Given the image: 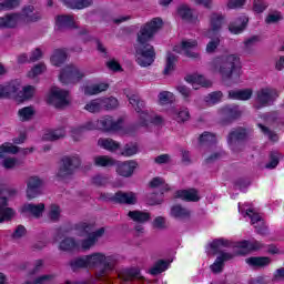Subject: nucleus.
Wrapping results in <instances>:
<instances>
[{
	"mask_svg": "<svg viewBox=\"0 0 284 284\" xmlns=\"http://www.w3.org/2000/svg\"><path fill=\"white\" fill-rule=\"evenodd\" d=\"M163 28V20L161 18H153L151 21L144 23L138 34L135 43V61L141 68H149L156 59L154 47L150 41L154 39V34Z\"/></svg>",
	"mask_w": 284,
	"mask_h": 284,
	"instance_id": "nucleus-1",
	"label": "nucleus"
},
{
	"mask_svg": "<svg viewBox=\"0 0 284 284\" xmlns=\"http://www.w3.org/2000/svg\"><path fill=\"white\" fill-rule=\"evenodd\" d=\"M241 65V58L236 54H223L214 58L209 63V69L213 74H219L224 83H230Z\"/></svg>",
	"mask_w": 284,
	"mask_h": 284,
	"instance_id": "nucleus-2",
	"label": "nucleus"
},
{
	"mask_svg": "<svg viewBox=\"0 0 284 284\" xmlns=\"http://www.w3.org/2000/svg\"><path fill=\"white\" fill-rule=\"evenodd\" d=\"M87 261L89 270H97V267H102L97 271V276H108L112 270H114L119 258L116 255H105L102 252H95L87 255Z\"/></svg>",
	"mask_w": 284,
	"mask_h": 284,
	"instance_id": "nucleus-3",
	"label": "nucleus"
},
{
	"mask_svg": "<svg viewBox=\"0 0 284 284\" xmlns=\"http://www.w3.org/2000/svg\"><path fill=\"white\" fill-rule=\"evenodd\" d=\"M75 230L78 232V236H87V239L81 240L79 243V250L82 252H89V250H92L97 243H99V239L105 234V229L101 227L94 232V225L87 223V222H81L75 225Z\"/></svg>",
	"mask_w": 284,
	"mask_h": 284,
	"instance_id": "nucleus-4",
	"label": "nucleus"
},
{
	"mask_svg": "<svg viewBox=\"0 0 284 284\" xmlns=\"http://www.w3.org/2000/svg\"><path fill=\"white\" fill-rule=\"evenodd\" d=\"M21 17L27 23H34L41 19V14L39 12H34V7L28 6L22 9V14L9 13L0 18V30L14 28L18 26L19 21H21Z\"/></svg>",
	"mask_w": 284,
	"mask_h": 284,
	"instance_id": "nucleus-5",
	"label": "nucleus"
},
{
	"mask_svg": "<svg viewBox=\"0 0 284 284\" xmlns=\"http://www.w3.org/2000/svg\"><path fill=\"white\" fill-rule=\"evenodd\" d=\"M211 250H214V252H219V250H223L224 247H237L239 250H244V252H239V254H245L247 252H258V250H263L265 247V244L254 241H242L234 244V242H231L230 240H225L223 237L213 240L210 244Z\"/></svg>",
	"mask_w": 284,
	"mask_h": 284,
	"instance_id": "nucleus-6",
	"label": "nucleus"
},
{
	"mask_svg": "<svg viewBox=\"0 0 284 284\" xmlns=\"http://www.w3.org/2000/svg\"><path fill=\"white\" fill-rule=\"evenodd\" d=\"M129 103L132 105V108H134L135 112H138V125L141 128H148L150 123H155V125L163 123V118L159 115L152 118V115L148 113V110H145V102L141 99L140 95L132 94L129 97Z\"/></svg>",
	"mask_w": 284,
	"mask_h": 284,
	"instance_id": "nucleus-7",
	"label": "nucleus"
},
{
	"mask_svg": "<svg viewBox=\"0 0 284 284\" xmlns=\"http://www.w3.org/2000/svg\"><path fill=\"white\" fill-rule=\"evenodd\" d=\"M81 165V159L78 155L63 156L57 173L58 179H70Z\"/></svg>",
	"mask_w": 284,
	"mask_h": 284,
	"instance_id": "nucleus-8",
	"label": "nucleus"
},
{
	"mask_svg": "<svg viewBox=\"0 0 284 284\" xmlns=\"http://www.w3.org/2000/svg\"><path fill=\"white\" fill-rule=\"evenodd\" d=\"M19 191L14 187H7L0 192V223L3 221H10L14 216V211L8 207V197L6 196H17Z\"/></svg>",
	"mask_w": 284,
	"mask_h": 284,
	"instance_id": "nucleus-9",
	"label": "nucleus"
},
{
	"mask_svg": "<svg viewBox=\"0 0 284 284\" xmlns=\"http://www.w3.org/2000/svg\"><path fill=\"white\" fill-rule=\"evenodd\" d=\"M48 103L58 109L68 108L70 105V92L59 87H53L49 92Z\"/></svg>",
	"mask_w": 284,
	"mask_h": 284,
	"instance_id": "nucleus-10",
	"label": "nucleus"
},
{
	"mask_svg": "<svg viewBox=\"0 0 284 284\" xmlns=\"http://www.w3.org/2000/svg\"><path fill=\"white\" fill-rule=\"evenodd\" d=\"M276 99H278V91L273 88H263L256 92L255 98V110H261V108H267V105H272Z\"/></svg>",
	"mask_w": 284,
	"mask_h": 284,
	"instance_id": "nucleus-11",
	"label": "nucleus"
},
{
	"mask_svg": "<svg viewBox=\"0 0 284 284\" xmlns=\"http://www.w3.org/2000/svg\"><path fill=\"white\" fill-rule=\"evenodd\" d=\"M84 77L85 73L83 70L79 69V67L74 64H68L60 72V81L64 85L70 83H79Z\"/></svg>",
	"mask_w": 284,
	"mask_h": 284,
	"instance_id": "nucleus-12",
	"label": "nucleus"
},
{
	"mask_svg": "<svg viewBox=\"0 0 284 284\" xmlns=\"http://www.w3.org/2000/svg\"><path fill=\"white\" fill-rule=\"evenodd\" d=\"M100 199L102 201H111L112 203H124L126 205H135L136 194L129 192L119 191L115 194L112 193H101Z\"/></svg>",
	"mask_w": 284,
	"mask_h": 284,
	"instance_id": "nucleus-13",
	"label": "nucleus"
},
{
	"mask_svg": "<svg viewBox=\"0 0 284 284\" xmlns=\"http://www.w3.org/2000/svg\"><path fill=\"white\" fill-rule=\"evenodd\" d=\"M27 183V199L32 200L37 199V196H41L43 194V185H45V182L43 179L32 175L29 176L26 181Z\"/></svg>",
	"mask_w": 284,
	"mask_h": 284,
	"instance_id": "nucleus-14",
	"label": "nucleus"
},
{
	"mask_svg": "<svg viewBox=\"0 0 284 284\" xmlns=\"http://www.w3.org/2000/svg\"><path fill=\"white\" fill-rule=\"evenodd\" d=\"M245 139H247V131L243 128H236L229 133L227 143L233 152H241Z\"/></svg>",
	"mask_w": 284,
	"mask_h": 284,
	"instance_id": "nucleus-15",
	"label": "nucleus"
},
{
	"mask_svg": "<svg viewBox=\"0 0 284 284\" xmlns=\"http://www.w3.org/2000/svg\"><path fill=\"white\" fill-rule=\"evenodd\" d=\"M196 45H199L196 40H184L182 41L181 47H174L173 51L178 52L179 54H184L194 61H201V53L192 51L193 48H196Z\"/></svg>",
	"mask_w": 284,
	"mask_h": 284,
	"instance_id": "nucleus-16",
	"label": "nucleus"
},
{
	"mask_svg": "<svg viewBox=\"0 0 284 284\" xmlns=\"http://www.w3.org/2000/svg\"><path fill=\"white\" fill-rule=\"evenodd\" d=\"M122 123L121 119L114 121L112 116L105 115L98 120V128L102 132H116V130H121Z\"/></svg>",
	"mask_w": 284,
	"mask_h": 284,
	"instance_id": "nucleus-17",
	"label": "nucleus"
},
{
	"mask_svg": "<svg viewBox=\"0 0 284 284\" xmlns=\"http://www.w3.org/2000/svg\"><path fill=\"white\" fill-rule=\"evenodd\" d=\"M223 248H220L219 252L214 251V254H219L220 255L216 257L215 262L211 265V272H213V274H221V272H223V267H225V263H227V261H232V258H234V254L233 253H227V252H221Z\"/></svg>",
	"mask_w": 284,
	"mask_h": 284,
	"instance_id": "nucleus-18",
	"label": "nucleus"
},
{
	"mask_svg": "<svg viewBox=\"0 0 284 284\" xmlns=\"http://www.w3.org/2000/svg\"><path fill=\"white\" fill-rule=\"evenodd\" d=\"M220 114L225 123H232V121L241 119L243 111L236 104H229L220 110Z\"/></svg>",
	"mask_w": 284,
	"mask_h": 284,
	"instance_id": "nucleus-19",
	"label": "nucleus"
},
{
	"mask_svg": "<svg viewBox=\"0 0 284 284\" xmlns=\"http://www.w3.org/2000/svg\"><path fill=\"white\" fill-rule=\"evenodd\" d=\"M225 21V16L221 13H212L210 16V30L206 32L207 39H212V37H215L216 32L221 31V28H223V23Z\"/></svg>",
	"mask_w": 284,
	"mask_h": 284,
	"instance_id": "nucleus-20",
	"label": "nucleus"
},
{
	"mask_svg": "<svg viewBox=\"0 0 284 284\" xmlns=\"http://www.w3.org/2000/svg\"><path fill=\"white\" fill-rule=\"evenodd\" d=\"M139 164L134 160L125 161L124 163H121L120 165H118L116 173L120 176H124L125 179H129V176H132L134 174V170H136Z\"/></svg>",
	"mask_w": 284,
	"mask_h": 284,
	"instance_id": "nucleus-21",
	"label": "nucleus"
},
{
	"mask_svg": "<svg viewBox=\"0 0 284 284\" xmlns=\"http://www.w3.org/2000/svg\"><path fill=\"white\" fill-rule=\"evenodd\" d=\"M120 278L123 283H131L132 281H143V275L139 268H128L120 273Z\"/></svg>",
	"mask_w": 284,
	"mask_h": 284,
	"instance_id": "nucleus-22",
	"label": "nucleus"
},
{
	"mask_svg": "<svg viewBox=\"0 0 284 284\" xmlns=\"http://www.w3.org/2000/svg\"><path fill=\"white\" fill-rule=\"evenodd\" d=\"M21 91V82L19 80H13L6 85H2V92L4 94V99L10 97H19Z\"/></svg>",
	"mask_w": 284,
	"mask_h": 284,
	"instance_id": "nucleus-23",
	"label": "nucleus"
},
{
	"mask_svg": "<svg viewBox=\"0 0 284 284\" xmlns=\"http://www.w3.org/2000/svg\"><path fill=\"white\" fill-rule=\"evenodd\" d=\"M178 14L183 19V21H189V23H195L196 17L194 16V10L187 4H181L178 8Z\"/></svg>",
	"mask_w": 284,
	"mask_h": 284,
	"instance_id": "nucleus-24",
	"label": "nucleus"
},
{
	"mask_svg": "<svg viewBox=\"0 0 284 284\" xmlns=\"http://www.w3.org/2000/svg\"><path fill=\"white\" fill-rule=\"evenodd\" d=\"M99 148L106 150L108 152H116L121 148V143L114 141L111 138H100L98 140Z\"/></svg>",
	"mask_w": 284,
	"mask_h": 284,
	"instance_id": "nucleus-25",
	"label": "nucleus"
},
{
	"mask_svg": "<svg viewBox=\"0 0 284 284\" xmlns=\"http://www.w3.org/2000/svg\"><path fill=\"white\" fill-rule=\"evenodd\" d=\"M79 242L74 237H64L60 243H59V250L61 252H74L79 251Z\"/></svg>",
	"mask_w": 284,
	"mask_h": 284,
	"instance_id": "nucleus-26",
	"label": "nucleus"
},
{
	"mask_svg": "<svg viewBox=\"0 0 284 284\" xmlns=\"http://www.w3.org/2000/svg\"><path fill=\"white\" fill-rule=\"evenodd\" d=\"M128 216L129 219H131V221H134V223H138V224H145L152 219L150 213L139 211V210L130 211L128 213Z\"/></svg>",
	"mask_w": 284,
	"mask_h": 284,
	"instance_id": "nucleus-27",
	"label": "nucleus"
},
{
	"mask_svg": "<svg viewBox=\"0 0 284 284\" xmlns=\"http://www.w3.org/2000/svg\"><path fill=\"white\" fill-rule=\"evenodd\" d=\"M109 88L110 84L103 82L88 85L84 88V94L85 97H94L95 94H101V92L108 91Z\"/></svg>",
	"mask_w": 284,
	"mask_h": 284,
	"instance_id": "nucleus-28",
	"label": "nucleus"
},
{
	"mask_svg": "<svg viewBox=\"0 0 284 284\" xmlns=\"http://www.w3.org/2000/svg\"><path fill=\"white\" fill-rule=\"evenodd\" d=\"M170 116L178 123H185V121H190V111L187 109H171Z\"/></svg>",
	"mask_w": 284,
	"mask_h": 284,
	"instance_id": "nucleus-29",
	"label": "nucleus"
},
{
	"mask_svg": "<svg viewBox=\"0 0 284 284\" xmlns=\"http://www.w3.org/2000/svg\"><path fill=\"white\" fill-rule=\"evenodd\" d=\"M176 199H182L183 201L196 202L200 201L199 191L195 189L182 190L176 192Z\"/></svg>",
	"mask_w": 284,
	"mask_h": 284,
	"instance_id": "nucleus-30",
	"label": "nucleus"
},
{
	"mask_svg": "<svg viewBox=\"0 0 284 284\" xmlns=\"http://www.w3.org/2000/svg\"><path fill=\"white\" fill-rule=\"evenodd\" d=\"M229 99H234L236 101H250V99H252V90H231L229 91Z\"/></svg>",
	"mask_w": 284,
	"mask_h": 284,
	"instance_id": "nucleus-31",
	"label": "nucleus"
},
{
	"mask_svg": "<svg viewBox=\"0 0 284 284\" xmlns=\"http://www.w3.org/2000/svg\"><path fill=\"white\" fill-rule=\"evenodd\" d=\"M67 59H68V51H65V49H58L51 55V63L52 65L60 68V65H63V63H65Z\"/></svg>",
	"mask_w": 284,
	"mask_h": 284,
	"instance_id": "nucleus-32",
	"label": "nucleus"
},
{
	"mask_svg": "<svg viewBox=\"0 0 284 284\" xmlns=\"http://www.w3.org/2000/svg\"><path fill=\"white\" fill-rule=\"evenodd\" d=\"M64 6L67 8H71L72 10H83V8H90L92 6V0H63Z\"/></svg>",
	"mask_w": 284,
	"mask_h": 284,
	"instance_id": "nucleus-33",
	"label": "nucleus"
},
{
	"mask_svg": "<svg viewBox=\"0 0 284 284\" xmlns=\"http://www.w3.org/2000/svg\"><path fill=\"white\" fill-rule=\"evenodd\" d=\"M245 26H247V17L242 16L229 26V30L233 34H241L245 30Z\"/></svg>",
	"mask_w": 284,
	"mask_h": 284,
	"instance_id": "nucleus-34",
	"label": "nucleus"
},
{
	"mask_svg": "<svg viewBox=\"0 0 284 284\" xmlns=\"http://www.w3.org/2000/svg\"><path fill=\"white\" fill-rule=\"evenodd\" d=\"M45 210V204H26L23 206L24 212H29V214H32L36 219H39L42 216L43 212Z\"/></svg>",
	"mask_w": 284,
	"mask_h": 284,
	"instance_id": "nucleus-35",
	"label": "nucleus"
},
{
	"mask_svg": "<svg viewBox=\"0 0 284 284\" xmlns=\"http://www.w3.org/2000/svg\"><path fill=\"white\" fill-rule=\"evenodd\" d=\"M246 263L252 267H267L272 263V258L267 256L248 257L246 258Z\"/></svg>",
	"mask_w": 284,
	"mask_h": 284,
	"instance_id": "nucleus-36",
	"label": "nucleus"
},
{
	"mask_svg": "<svg viewBox=\"0 0 284 284\" xmlns=\"http://www.w3.org/2000/svg\"><path fill=\"white\" fill-rule=\"evenodd\" d=\"M58 30H63L65 28H78L74 23V18L72 16H59L57 18Z\"/></svg>",
	"mask_w": 284,
	"mask_h": 284,
	"instance_id": "nucleus-37",
	"label": "nucleus"
},
{
	"mask_svg": "<svg viewBox=\"0 0 284 284\" xmlns=\"http://www.w3.org/2000/svg\"><path fill=\"white\" fill-rule=\"evenodd\" d=\"M65 136V129L61 128L58 130L49 131L43 134V141H59Z\"/></svg>",
	"mask_w": 284,
	"mask_h": 284,
	"instance_id": "nucleus-38",
	"label": "nucleus"
},
{
	"mask_svg": "<svg viewBox=\"0 0 284 284\" xmlns=\"http://www.w3.org/2000/svg\"><path fill=\"white\" fill-rule=\"evenodd\" d=\"M171 216L173 219H190V211L181 205H174L171 207Z\"/></svg>",
	"mask_w": 284,
	"mask_h": 284,
	"instance_id": "nucleus-39",
	"label": "nucleus"
},
{
	"mask_svg": "<svg viewBox=\"0 0 284 284\" xmlns=\"http://www.w3.org/2000/svg\"><path fill=\"white\" fill-rule=\"evenodd\" d=\"M84 110L90 112L91 114H95L97 112H101L103 110V104L101 102V98L91 100L84 105Z\"/></svg>",
	"mask_w": 284,
	"mask_h": 284,
	"instance_id": "nucleus-40",
	"label": "nucleus"
},
{
	"mask_svg": "<svg viewBox=\"0 0 284 284\" xmlns=\"http://www.w3.org/2000/svg\"><path fill=\"white\" fill-rule=\"evenodd\" d=\"M70 266L73 270V272H77V270H83L90 267L88 265V255L77 257L70 262Z\"/></svg>",
	"mask_w": 284,
	"mask_h": 284,
	"instance_id": "nucleus-41",
	"label": "nucleus"
},
{
	"mask_svg": "<svg viewBox=\"0 0 284 284\" xmlns=\"http://www.w3.org/2000/svg\"><path fill=\"white\" fill-rule=\"evenodd\" d=\"M94 165L98 168H112L114 165V159L108 155H99L94 158Z\"/></svg>",
	"mask_w": 284,
	"mask_h": 284,
	"instance_id": "nucleus-42",
	"label": "nucleus"
},
{
	"mask_svg": "<svg viewBox=\"0 0 284 284\" xmlns=\"http://www.w3.org/2000/svg\"><path fill=\"white\" fill-rule=\"evenodd\" d=\"M17 152H19V146H14L10 142L0 145V159H6V154H17Z\"/></svg>",
	"mask_w": 284,
	"mask_h": 284,
	"instance_id": "nucleus-43",
	"label": "nucleus"
},
{
	"mask_svg": "<svg viewBox=\"0 0 284 284\" xmlns=\"http://www.w3.org/2000/svg\"><path fill=\"white\" fill-rule=\"evenodd\" d=\"M102 110H116L119 108V100L116 98H100Z\"/></svg>",
	"mask_w": 284,
	"mask_h": 284,
	"instance_id": "nucleus-44",
	"label": "nucleus"
},
{
	"mask_svg": "<svg viewBox=\"0 0 284 284\" xmlns=\"http://www.w3.org/2000/svg\"><path fill=\"white\" fill-rule=\"evenodd\" d=\"M18 116L20 121H31L34 116V108L32 106H24L18 111Z\"/></svg>",
	"mask_w": 284,
	"mask_h": 284,
	"instance_id": "nucleus-45",
	"label": "nucleus"
},
{
	"mask_svg": "<svg viewBox=\"0 0 284 284\" xmlns=\"http://www.w3.org/2000/svg\"><path fill=\"white\" fill-rule=\"evenodd\" d=\"M176 61H178V58L176 55H174V53L169 52L166 54V65L164 68V74H170L171 72H174Z\"/></svg>",
	"mask_w": 284,
	"mask_h": 284,
	"instance_id": "nucleus-46",
	"label": "nucleus"
},
{
	"mask_svg": "<svg viewBox=\"0 0 284 284\" xmlns=\"http://www.w3.org/2000/svg\"><path fill=\"white\" fill-rule=\"evenodd\" d=\"M199 141L201 145H212L213 143H216V135L205 131L200 135Z\"/></svg>",
	"mask_w": 284,
	"mask_h": 284,
	"instance_id": "nucleus-47",
	"label": "nucleus"
},
{
	"mask_svg": "<svg viewBox=\"0 0 284 284\" xmlns=\"http://www.w3.org/2000/svg\"><path fill=\"white\" fill-rule=\"evenodd\" d=\"M168 262L160 260L155 263V265L150 270V274L152 276H156L159 274H162V272H165L168 270Z\"/></svg>",
	"mask_w": 284,
	"mask_h": 284,
	"instance_id": "nucleus-48",
	"label": "nucleus"
},
{
	"mask_svg": "<svg viewBox=\"0 0 284 284\" xmlns=\"http://www.w3.org/2000/svg\"><path fill=\"white\" fill-rule=\"evenodd\" d=\"M219 45H221V38H219V34H215L211 38V41L206 44L207 54H214Z\"/></svg>",
	"mask_w": 284,
	"mask_h": 284,
	"instance_id": "nucleus-49",
	"label": "nucleus"
},
{
	"mask_svg": "<svg viewBox=\"0 0 284 284\" xmlns=\"http://www.w3.org/2000/svg\"><path fill=\"white\" fill-rule=\"evenodd\" d=\"M221 99H223V92L214 91L205 98V101L209 105H216V103H220Z\"/></svg>",
	"mask_w": 284,
	"mask_h": 284,
	"instance_id": "nucleus-50",
	"label": "nucleus"
},
{
	"mask_svg": "<svg viewBox=\"0 0 284 284\" xmlns=\"http://www.w3.org/2000/svg\"><path fill=\"white\" fill-rule=\"evenodd\" d=\"M244 216H248L251 219L252 225H263V217L257 213H254V210L252 209L246 210Z\"/></svg>",
	"mask_w": 284,
	"mask_h": 284,
	"instance_id": "nucleus-51",
	"label": "nucleus"
},
{
	"mask_svg": "<svg viewBox=\"0 0 284 284\" xmlns=\"http://www.w3.org/2000/svg\"><path fill=\"white\" fill-rule=\"evenodd\" d=\"M185 81H187V83H201L202 84V88H210L212 87V82L205 80V78L203 77H193V75H187L185 78Z\"/></svg>",
	"mask_w": 284,
	"mask_h": 284,
	"instance_id": "nucleus-52",
	"label": "nucleus"
},
{
	"mask_svg": "<svg viewBox=\"0 0 284 284\" xmlns=\"http://www.w3.org/2000/svg\"><path fill=\"white\" fill-rule=\"evenodd\" d=\"M258 41H261V38L258 36H252L251 38L246 39L244 41L245 52H248V53L252 52V50L254 49L256 43H258Z\"/></svg>",
	"mask_w": 284,
	"mask_h": 284,
	"instance_id": "nucleus-53",
	"label": "nucleus"
},
{
	"mask_svg": "<svg viewBox=\"0 0 284 284\" xmlns=\"http://www.w3.org/2000/svg\"><path fill=\"white\" fill-rule=\"evenodd\" d=\"M139 152V146L136 144H125L121 155L122 156H134V154H136Z\"/></svg>",
	"mask_w": 284,
	"mask_h": 284,
	"instance_id": "nucleus-54",
	"label": "nucleus"
},
{
	"mask_svg": "<svg viewBox=\"0 0 284 284\" xmlns=\"http://www.w3.org/2000/svg\"><path fill=\"white\" fill-rule=\"evenodd\" d=\"M1 165L4 168V170H14V168L19 165V160L16 158H3Z\"/></svg>",
	"mask_w": 284,
	"mask_h": 284,
	"instance_id": "nucleus-55",
	"label": "nucleus"
},
{
	"mask_svg": "<svg viewBox=\"0 0 284 284\" xmlns=\"http://www.w3.org/2000/svg\"><path fill=\"white\" fill-rule=\"evenodd\" d=\"M49 219L53 223H55V221H59V219H61V207H59V205L57 204L51 205L49 211Z\"/></svg>",
	"mask_w": 284,
	"mask_h": 284,
	"instance_id": "nucleus-56",
	"label": "nucleus"
},
{
	"mask_svg": "<svg viewBox=\"0 0 284 284\" xmlns=\"http://www.w3.org/2000/svg\"><path fill=\"white\" fill-rule=\"evenodd\" d=\"M270 163L266 164L267 170H274L276 165H278V161L281 160V153L276 151H272L270 154Z\"/></svg>",
	"mask_w": 284,
	"mask_h": 284,
	"instance_id": "nucleus-57",
	"label": "nucleus"
},
{
	"mask_svg": "<svg viewBox=\"0 0 284 284\" xmlns=\"http://www.w3.org/2000/svg\"><path fill=\"white\" fill-rule=\"evenodd\" d=\"M45 72V64L40 63L34 65L28 73L29 79H34L36 77H39V74H43Z\"/></svg>",
	"mask_w": 284,
	"mask_h": 284,
	"instance_id": "nucleus-58",
	"label": "nucleus"
},
{
	"mask_svg": "<svg viewBox=\"0 0 284 284\" xmlns=\"http://www.w3.org/2000/svg\"><path fill=\"white\" fill-rule=\"evenodd\" d=\"M36 89L33 85H27L20 91V99H32L34 97Z\"/></svg>",
	"mask_w": 284,
	"mask_h": 284,
	"instance_id": "nucleus-59",
	"label": "nucleus"
},
{
	"mask_svg": "<svg viewBox=\"0 0 284 284\" xmlns=\"http://www.w3.org/2000/svg\"><path fill=\"white\" fill-rule=\"evenodd\" d=\"M257 126L260 128L261 132H263V134L270 139V141H278V135L274 131L270 130V128L263 124H257Z\"/></svg>",
	"mask_w": 284,
	"mask_h": 284,
	"instance_id": "nucleus-60",
	"label": "nucleus"
},
{
	"mask_svg": "<svg viewBox=\"0 0 284 284\" xmlns=\"http://www.w3.org/2000/svg\"><path fill=\"white\" fill-rule=\"evenodd\" d=\"M36 284H50L54 281V274H45L33 280Z\"/></svg>",
	"mask_w": 284,
	"mask_h": 284,
	"instance_id": "nucleus-61",
	"label": "nucleus"
},
{
	"mask_svg": "<svg viewBox=\"0 0 284 284\" xmlns=\"http://www.w3.org/2000/svg\"><path fill=\"white\" fill-rule=\"evenodd\" d=\"M267 8V3L263 0H253V10L254 12H257L261 14V12H265V9Z\"/></svg>",
	"mask_w": 284,
	"mask_h": 284,
	"instance_id": "nucleus-62",
	"label": "nucleus"
},
{
	"mask_svg": "<svg viewBox=\"0 0 284 284\" xmlns=\"http://www.w3.org/2000/svg\"><path fill=\"white\" fill-rule=\"evenodd\" d=\"M159 101L162 105L170 103V101H172V93L169 91H162L159 94Z\"/></svg>",
	"mask_w": 284,
	"mask_h": 284,
	"instance_id": "nucleus-63",
	"label": "nucleus"
},
{
	"mask_svg": "<svg viewBox=\"0 0 284 284\" xmlns=\"http://www.w3.org/2000/svg\"><path fill=\"white\" fill-rule=\"evenodd\" d=\"M152 226L155 230H165V217L163 216H158L153 220Z\"/></svg>",
	"mask_w": 284,
	"mask_h": 284,
	"instance_id": "nucleus-64",
	"label": "nucleus"
}]
</instances>
